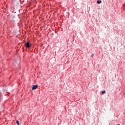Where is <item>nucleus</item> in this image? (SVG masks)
I'll return each mask as SVG.
<instances>
[{"instance_id":"obj_6","label":"nucleus","mask_w":125,"mask_h":125,"mask_svg":"<svg viewBox=\"0 0 125 125\" xmlns=\"http://www.w3.org/2000/svg\"><path fill=\"white\" fill-rule=\"evenodd\" d=\"M91 56H93V54H92V55Z\"/></svg>"},{"instance_id":"obj_1","label":"nucleus","mask_w":125,"mask_h":125,"mask_svg":"<svg viewBox=\"0 0 125 125\" xmlns=\"http://www.w3.org/2000/svg\"><path fill=\"white\" fill-rule=\"evenodd\" d=\"M25 46L26 47V48H30L31 46H32V45L30 44V42H27L26 43H25Z\"/></svg>"},{"instance_id":"obj_2","label":"nucleus","mask_w":125,"mask_h":125,"mask_svg":"<svg viewBox=\"0 0 125 125\" xmlns=\"http://www.w3.org/2000/svg\"><path fill=\"white\" fill-rule=\"evenodd\" d=\"M37 87H38V85H33V86L32 88V90H35V89H37Z\"/></svg>"},{"instance_id":"obj_3","label":"nucleus","mask_w":125,"mask_h":125,"mask_svg":"<svg viewBox=\"0 0 125 125\" xmlns=\"http://www.w3.org/2000/svg\"><path fill=\"white\" fill-rule=\"evenodd\" d=\"M101 2H102V1H101V0H98L97 1V3H98V4L101 3Z\"/></svg>"},{"instance_id":"obj_5","label":"nucleus","mask_w":125,"mask_h":125,"mask_svg":"<svg viewBox=\"0 0 125 125\" xmlns=\"http://www.w3.org/2000/svg\"><path fill=\"white\" fill-rule=\"evenodd\" d=\"M106 93V91L105 90L102 92V94H104V93Z\"/></svg>"},{"instance_id":"obj_7","label":"nucleus","mask_w":125,"mask_h":125,"mask_svg":"<svg viewBox=\"0 0 125 125\" xmlns=\"http://www.w3.org/2000/svg\"><path fill=\"white\" fill-rule=\"evenodd\" d=\"M118 125H120V124H118Z\"/></svg>"},{"instance_id":"obj_4","label":"nucleus","mask_w":125,"mask_h":125,"mask_svg":"<svg viewBox=\"0 0 125 125\" xmlns=\"http://www.w3.org/2000/svg\"><path fill=\"white\" fill-rule=\"evenodd\" d=\"M16 124H17L18 125H20V124H19V121H18V120H17V121H16Z\"/></svg>"}]
</instances>
